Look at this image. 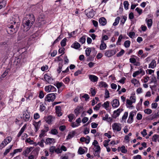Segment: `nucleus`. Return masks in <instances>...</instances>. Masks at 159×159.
Here are the masks:
<instances>
[{
    "label": "nucleus",
    "mask_w": 159,
    "mask_h": 159,
    "mask_svg": "<svg viewBox=\"0 0 159 159\" xmlns=\"http://www.w3.org/2000/svg\"><path fill=\"white\" fill-rule=\"evenodd\" d=\"M35 21L34 17L33 15L29 14L27 15L23 20L22 29L24 31H28L33 24Z\"/></svg>",
    "instance_id": "obj_1"
},
{
    "label": "nucleus",
    "mask_w": 159,
    "mask_h": 159,
    "mask_svg": "<svg viewBox=\"0 0 159 159\" xmlns=\"http://www.w3.org/2000/svg\"><path fill=\"white\" fill-rule=\"evenodd\" d=\"M14 26L13 25H8L6 28V30L7 33L9 34H12L15 33L17 31L18 28L16 26V28H14Z\"/></svg>",
    "instance_id": "obj_2"
},
{
    "label": "nucleus",
    "mask_w": 159,
    "mask_h": 159,
    "mask_svg": "<svg viewBox=\"0 0 159 159\" xmlns=\"http://www.w3.org/2000/svg\"><path fill=\"white\" fill-rule=\"evenodd\" d=\"M112 127L114 132H119L121 130V125L119 123H115L113 124Z\"/></svg>",
    "instance_id": "obj_3"
},
{
    "label": "nucleus",
    "mask_w": 159,
    "mask_h": 159,
    "mask_svg": "<svg viewBox=\"0 0 159 159\" xmlns=\"http://www.w3.org/2000/svg\"><path fill=\"white\" fill-rule=\"evenodd\" d=\"M56 98V95L55 93H49L47 95L45 98V101L48 102L53 101Z\"/></svg>",
    "instance_id": "obj_4"
},
{
    "label": "nucleus",
    "mask_w": 159,
    "mask_h": 159,
    "mask_svg": "<svg viewBox=\"0 0 159 159\" xmlns=\"http://www.w3.org/2000/svg\"><path fill=\"white\" fill-rule=\"evenodd\" d=\"M23 118L25 121H28L29 120H31L30 114L27 111V110L23 112Z\"/></svg>",
    "instance_id": "obj_5"
},
{
    "label": "nucleus",
    "mask_w": 159,
    "mask_h": 159,
    "mask_svg": "<svg viewBox=\"0 0 159 159\" xmlns=\"http://www.w3.org/2000/svg\"><path fill=\"white\" fill-rule=\"evenodd\" d=\"M116 52L115 50H106L105 53V55L108 57H110L115 55Z\"/></svg>",
    "instance_id": "obj_6"
},
{
    "label": "nucleus",
    "mask_w": 159,
    "mask_h": 159,
    "mask_svg": "<svg viewBox=\"0 0 159 159\" xmlns=\"http://www.w3.org/2000/svg\"><path fill=\"white\" fill-rule=\"evenodd\" d=\"M123 111L122 109H118L114 111L113 114L112 115V117L114 118H116L118 116L120 113Z\"/></svg>",
    "instance_id": "obj_7"
},
{
    "label": "nucleus",
    "mask_w": 159,
    "mask_h": 159,
    "mask_svg": "<svg viewBox=\"0 0 159 159\" xmlns=\"http://www.w3.org/2000/svg\"><path fill=\"white\" fill-rule=\"evenodd\" d=\"M135 113L133 111H131L129 113V115L127 120V123L129 124L131 123L133 121V117Z\"/></svg>",
    "instance_id": "obj_8"
},
{
    "label": "nucleus",
    "mask_w": 159,
    "mask_h": 159,
    "mask_svg": "<svg viewBox=\"0 0 159 159\" xmlns=\"http://www.w3.org/2000/svg\"><path fill=\"white\" fill-rule=\"evenodd\" d=\"M45 80L48 83H51L52 82V79L48 75V74H45L44 76Z\"/></svg>",
    "instance_id": "obj_9"
},
{
    "label": "nucleus",
    "mask_w": 159,
    "mask_h": 159,
    "mask_svg": "<svg viewBox=\"0 0 159 159\" xmlns=\"http://www.w3.org/2000/svg\"><path fill=\"white\" fill-rule=\"evenodd\" d=\"M83 107L81 106H78L74 110V112L76 116H77L80 112L83 110Z\"/></svg>",
    "instance_id": "obj_10"
},
{
    "label": "nucleus",
    "mask_w": 159,
    "mask_h": 159,
    "mask_svg": "<svg viewBox=\"0 0 159 159\" xmlns=\"http://www.w3.org/2000/svg\"><path fill=\"white\" fill-rule=\"evenodd\" d=\"M113 108H116L120 105L119 100L117 99H114L111 102Z\"/></svg>",
    "instance_id": "obj_11"
},
{
    "label": "nucleus",
    "mask_w": 159,
    "mask_h": 159,
    "mask_svg": "<svg viewBox=\"0 0 159 159\" xmlns=\"http://www.w3.org/2000/svg\"><path fill=\"white\" fill-rule=\"evenodd\" d=\"M89 79L91 81L93 82H96L98 81V78L96 76L92 75H89Z\"/></svg>",
    "instance_id": "obj_12"
},
{
    "label": "nucleus",
    "mask_w": 159,
    "mask_h": 159,
    "mask_svg": "<svg viewBox=\"0 0 159 159\" xmlns=\"http://www.w3.org/2000/svg\"><path fill=\"white\" fill-rule=\"evenodd\" d=\"M56 113L58 116H60L62 115V113L61 112V108L60 106H56L55 107Z\"/></svg>",
    "instance_id": "obj_13"
},
{
    "label": "nucleus",
    "mask_w": 159,
    "mask_h": 159,
    "mask_svg": "<svg viewBox=\"0 0 159 159\" xmlns=\"http://www.w3.org/2000/svg\"><path fill=\"white\" fill-rule=\"evenodd\" d=\"M100 24L102 26H104L107 24V20L104 17L100 18L99 20Z\"/></svg>",
    "instance_id": "obj_14"
},
{
    "label": "nucleus",
    "mask_w": 159,
    "mask_h": 159,
    "mask_svg": "<svg viewBox=\"0 0 159 159\" xmlns=\"http://www.w3.org/2000/svg\"><path fill=\"white\" fill-rule=\"evenodd\" d=\"M55 142V140L53 138H47L46 139L45 143L47 144H51L54 143Z\"/></svg>",
    "instance_id": "obj_15"
},
{
    "label": "nucleus",
    "mask_w": 159,
    "mask_h": 159,
    "mask_svg": "<svg viewBox=\"0 0 159 159\" xmlns=\"http://www.w3.org/2000/svg\"><path fill=\"white\" fill-rule=\"evenodd\" d=\"M101 43L100 46V49L101 50H104L107 48V45L103 41H101Z\"/></svg>",
    "instance_id": "obj_16"
},
{
    "label": "nucleus",
    "mask_w": 159,
    "mask_h": 159,
    "mask_svg": "<svg viewBox=\"0 0 159 159\" xmlns=\"http://www.w3.org/2000/svg\"><path fill=\"white\" fill-rule=\"evenodd\" d=\"M86 15L88 17L90 18L93 17L94 15V12L93 9L91 10L88 13L86 14Z\"/></svg>",
    "instance_id": "obj_17"
},
{
    "label": "nucleus",
    "mask_w": 159,
    "mask_h": 159,
    "mask_svg": "<svg viewBox=\"0 0 159 159\" xmlns=\"http://www.w3.org/2000/svg\"><path fill=\"white\" fill-rule=\"evenodd\" d=\"M156 61L154 60H153L149 64L148 68L153 69L156 67Z\"/></svg>",
    "instance_id": "obj_18"
},
{
    "label": "nucleus",
    "mask_w": 159,
    "mask_h": 159,
    "mask_svg": "<svg viewBox=\"0 0 159 159\" xmlns=\"http://www.w3.org/2000/svg\"><path fill=\"white\" fill-rule=\"evenodd\" d=\"M71 47L75 49H78L80 48V45L78 43L75 42L71 45Z\"/></svg>",
    "instance_id": "obj_19"
},
{
    "label": "nucleus",
    "mask_w": 159,
    "mask_h": 159,
    "mask_svg": "<svg viewBox=\"0 0 159 159\" xmlns=\"http://www.w3.org/2000/svg\"><path fill=\"white\" fill-rule=\"evenodd\" d=\"M131 82L136 86H138L139 85V81L136 79H133L131 80Z\"/></svg>",
    "instance_id": "obj_20"
},
{
    "label": "nucleus",
    "mask_w": 159,
    "mask_h": 159,
    "mask_svg": "<svg viewBox=\"0 0 159 159\" xmlns=\"http://www.w3.org/2000/svg\"><path fill=\"white\" fill-rule=\"evenodd\" d=\"M40 122V121H39L38 122H34L33 125L35 128V131L37 132L39 129L40 125H39V123Z\"/></svg>",
    "instance_id": "obj_21"
},
{
    "label": "nucleus",
    "mask_w": 159,
    "mask_h": 159,
    "mask_svg": "<svg viewBox=\"0 0 159 159\" xmlns=\"http://www.w3.org/2000/svg\"><path fill=\"white\" fill-rule=\"evenodd\" d=\"M75 132L74 131H72L71 132H70L68 134L66 139H69L73 137L75 135Z\"/></svg>",
    "instance_id": "obj_22"
},
{
    "label": "nucleus",
    "mask_w": 159,
    "mask_h": 159,
    "mask_svg": "<svg viewBox=\"0 0 159 159\" xmlns=\"http://www.w3.org/2000/svg\"><path fill=\"white\" fill-rule=\"evenodd\" d=\"M14 63L16 66H19L20 64V60L19 56L15 57V60Z\"/></svg>",
    "instance_id": "obj_23"
},
{
    "label": "nucleus",
    "mask_w": 159,
    "mask_h": 159,
    "mask_svg": "<svg viewBox=\"0 0 159 159\" xmlns=\"http://www.w3.org/2000/svg\"><path fill=\"white\" fill-rule=\"evenodd\" d=\"M146 21L147 22V25L148 28L151 27L152 24V20L151 19H146Z\"/></svg>",
    "instance_id": "obj_24"
},
{
    "label": "nucleus",
    "mask_w": 159,
    "mask_h": 159,
    "mask_svg": "<svg viewBox=\"0 0 159 159\" xmlns=\"http://www.w3.org/2000/svg\"><path fill=\"white\" fill-rule=\"evenodd\" d=\"M46 122L49 124L51 123L52 121V117L51 116H48L46 119Z\"/></svg>",
    "instance_id": "obj_25"
},
{
    "label": "nucleus",
    "mask_w": 159,
    "mask_h": 159,
    "mask_svg": "<svg viewBox=\"0 0 159 159\" xmlns=\"http://www.w3.org/2000/svg\"><path fill=\"white\" fill-rule=\"evenodd\" d=\"M12 140V138L11 136H8L6 137L4 139V142H5L6 144H8Z\"/></svg>",
    "instance_id": "obj_26"
},
{
    "label": "nucleus",
    "mask_w": 159,
    "mask_h": 159,
    "mask_svg": "<svg viewBox=\"0 0 159 159\" xmlns=\"http://www.w3.org/2000/svg\"><path fill=\"white\" fill-rule=\"evenodd\" d=\"M142 70L141 69L140 70L136 71L135 72H134L133 75V76L134 77H135L136 76L139 75V74L142 73Z\"/></svg>",
    "instance_id": "obj_27"
},
{
    "label": "nucleus",
    "mask_w": 159,
    "mask_h": 159,
    "mask_svg": "<svg viewBox=\"0 0 159 159\" xmlns=\"http://www.w3.org/2000/svg\"><path fill=\"white\" fill-rule=\"evenodd\" d=\"M159 139V135L156 134H154V135L153 136L152 140L153 141L155 142H157V140Z\"/></svg>",
    "instance_id": "obj_28"
},
{
    "label": "nucleus",
    "mask_w": 159,
    "mask_h": 159,
    "mask_svg": "<svg viewBox=\"0 0 159 159\" xmlns=\"http://www.w3.org/2000/svg\"><path fill=\"white\" fill-rule=\"evenodd\" d=\"M31 151L30 148H27L23 152V155L25 156H27L28 154H29Z\"/></svg>",
    "instance_id": "obj_29"
},
{
    "label": "nucleus",
    "mask_w": 159,
    "mask_h": 159,
    "mask_svg": "<svg viewBox=\"0 0 159 159\" xmlns=\"http://www.w3.org/2000/svg\"><path fill=\"white\" fill-rule=\"evenodd\" d=\"M120 19V17L119 16L117 17L115 19L114 22L113 23L114 26L116 25L118 23Z\"/></svg>",
    "instance_id": "obj_30"
},
{
    "label": "nucleus",
    "mask_w": 159,
    "mask_h": 159,
    "mask_svg": "<svg viewBox=\"0 0 159 159\" xmlns=\"http://www.w3.org/2000/svg\"><path fill=\"white\" fill-rule=\"evenodd\" d=\"M157 80L155 76L154 75H152V80L151 81L150 83H154V84H157Z\"/></svg>",
    "instance_id": "obj_31"
},
{
    "label": "nucleus",
    "mask_w": 159,
    "mask_h": 159,
    "mask_svg": "<svg viewBox=\"0 0 159 159\" xmlns=\"http://www.w3.org/2000/svg\"><path fill=\"white\" fill-rule=\"evenodd\" d=\"M13 146V145H11L9 148L7 149L3 153V155L4 156H6L7 154L9 153L10 151V150L11 149L12 147Z\"/></svg>",
    "instance_id": "obj_32"
},
{
    "label": "nucleus",
    "mask_w": 159,
    "mask_h": 159,
    "mask_svg": "<svg viewBox=\"0 0 159 159\" xmlns=\"http://www.w3.org/2000/svg\"><path fill=\"white\" fill-rule=\"evenodd\" d=\"M67 39L66 38H65L61 40V44L62 47H64L66 45V41Z\"/></svg>",
    "instance_id": "obj_33"
},
{
    "label": "nucleus",
    "mask_w": 159,
    "mask_h": 159,
    "mask_svg": "<svg viewBox=\"0 0 159 159\" xmlns=\"http://www.w3.org/2000/svg\"><path fill=\"white\" fill-rule=\"evenodd\" d=\"M6 4V2L5 1L3 0L0 2V9L3 7H4Z\"/></svg>",
    "instance_id": "obj_34"
},
{
    "label": "nucleus",
    "mask_w": 159,
    "mask_h": 159,
    "mask_svg": "<svg viewBox=\"0 0 159 159\" xmlns=\"http://www.w3.org/2000/svg\"><path fill=\"white\" fill-rule=\"evenodd\" d=\"M91 51V49L90 48H87L85 50V53L87 56H89L90 52Z\"/></svg>",
    "instance_id": "obj_35"
},
{
    "label": "nucleus",
    "mask_w": 159,
    "mask_h": 159,
    "mask_svg": "<svg viewBox=\"0 0 159 159\" xmlns=\"http://www.w3.org/2000/svg\"><path fill=\"white\" fill-rule=\"evenodd\" d=\"M62 66V63H60L59 64L58 68H57V70L58 73L59 74L61 72Z\"/></svg>",
    "instance_id": "obj_36"
},
{
    "label": "nucleus",
    "mask_w": 159,
    "mask_h": 159,
    "mask_svg": "<svg viewBox=\"0 0 159 159\" xmlns=\"http://www.w3.org/2000/svg\"><path fill=\"white\" fill-rule=\"evenodd\" d=\"M74 115L73 114H71L68 116V117L69 119V121L71 122L74 118Z\"/></svg>",
    "instance_id": "obj_37"
},
{
    "label": "nucleus",
    "mask_w": 159,
    "mask_h": 159,
    "mask_svg": "<svg viewBox=\"0 0 159 159\" xmlns=\"http://www.w3.org/2000/svg\"><path fill=\"white\" fill-rule=\"evenodd\" d=\"M130 42L129 40L126 41L124 43V46L126 48L129 47L130 45Z\"/></svg>",
    "instance_id": "obj_38"
},
{
    "label": "nucleus",
    "mask_w": 159,
    "mask_h": 159,
    "mask_svg": "<svg viewBox=\"0 0 159 159\" xmlns=\"http://www.w3.org/2000/svg\"><path fill=\"white\" fill-rule=\"evenodd\" d=\"M50 133L53 135H56L58 134V132L57 130L55 129H52L51 130Z\"/></svg>",
    "instance_id": "obj_39"
},
{
    "label": "nucleus",
    "mask_w": 159,
    "mask_h": 159,
    "mask_svg": "<svg viewBox=\"0 0 159 159\" xmlns=\"http://www.w3.org/2000/svg\"><path fill=\"white\" fill-rule=\"evenodd\" d=\"M45 91L48 92H51V85L46 86L45 88Z\"/></svg>",
    "instance_id": "obj_40"
},
{
    "label": "nucleus",
    "mask_w": 159,
    "mask_h": 159,
    "mask_svg": "<svg viewBox=\"0 0 159 159\" xmlns=\"http://www.w3.org/2000/svg\"><path fill=\"white\" fill-rule=\"evenodd\" d=\"M78 152L81 155L84 154L85 152V150L83 148L80 147L78 150Z\"/></svg>",
    "instance_id": "obj_41"
},
{
    "label": "nucleus",
    "mask_w": 159,
    "mask_h": 159,
    "mask_svg": "<svg viewBox=\"0 0 159 159\" xmlns=\"http://www.w3.org/2000/svg\"><path fill=\"white\" fill-rule=\"evenodd\" d=\"M120 149V151L122 153H126L127 152V149H125V147L124 145H123L121 146Z\"/></svg>",
    "instance_id": "obj_42"
},
{
    "label": "nucleus",
    "mask_w": 159,
    "mask_h": 159,
    "mask_svg": "<svg viewBox=\"0 0 159 159\" xmlns=\"http://www.w3.org/2000/svg\"><path fill=\"white\" fill-rule=\"evenodd\" d=\"M144 112L145 113L147 114H150L152 113V110L149 108L146 109L144 110Z\"/></svg>",
    "instance_id": "obj_43"
},
{
    "label": "nucleus",
    "mask_w": 159,
    "mask_h": 159,
    "mask_svg": "<svg viewBox=\"0 0 159 159\" xmlns=\"http://www.w3.org/2000/svg\"><path fill=\"white\" fill-rule=\"evenodd\" d=\"M123 4L125 9L127 10L128 9L129 5L128 2L127 1H125L124 2Z\"/></svg>",
    "instance_id": "obj_44"
},
{
    "label": "nucleus",
    "mask_w": 159,
    "mask_h": 159,
    "mask_svg": "<svg viewBox=\"0 0 159 159\" xmlns=\"http://www.w3.org/2000/svg\"><path fill=\"white\" fill-rule=\"evenodd\" d=\"M85 38L84 36H83L80 39L79 42H80L82 44H83L85 42Z\"/></svg>",
    "instance_id": "obj_45"
},
{
    "label": "nucleus",
    "mask_w": 159,
    "mask_h": 159,
    "mask_svg": "<svg viewBox=\"0 0 159 159\" xmlns=\"http://www.w3.org/2000/svg\"><path fill=\"white\" fill-rule=\"evenodd\" d=\"M135 33L134 32H130L128 34V36L131 38L133 39L135 36Z\"/></svg>",
    "instance_id": "obj_46"
},
{
    "label": "nucleus",
    "mask_w": 159,
    "mask_h": 159,
    "mask_svg": "<svg viewBox=\"0 0 159 159\" xmlns=\"http://www.w3.org/2000/svg\"><path fill=\"white\" fill-rule=\"evenodd\" d=\"M125 53V51L122 49L118 53L116 54L117 57H119L122 56Z\"/></svg>",
    "instance_id": "obj_47"
},
{
    "label": "nucleus",
    "mask_w": 159,
    "mask_h": 159,
    "mask_svg": "<svg viewBox=\"0 0 159 159\" xmlns=\"http://www.w3.org/2000/svg\"><path fill=\"white\" fill-rule=\"evenodd\" d=\"M56 86L58 89L61 86H65V85L61 82H58L56 84Z\"/></svg>",
    "instance_id": "obj_48"
},
{
    "label": "nucleus",
    "mask_w": 159,
    "mask_h": 159,
    "mask_svg": "<svg viewBox=\"0 0 159 159\" xmlns=\"http://www.w3.org/2000/svg\"><path fill=\"white\" fill-rule=\"evenodd\" d=\"M128 116V112H125L122 116V120H125L127 119Z\"/></svg>",
    "instance_id": "obj_49"
},
{
    "label": "nucleus",
    "mask_w": 159,
    "mask_h": 159,
    "mask_svg": "<svg viewBox=\"0 0 159 159\" xmlns=\"http://www.w3.org/2000/svg\"><path fill=\"white\" fill-rule=\"evenodd\" d=\"M101 104L100 103H98L95 106L93 109L96 111L98 110L99 109L100 107H101Z\"/></svg>",
    "instance_id": "obj_50"
},
{
    "label": "nucleus",
    "mask_w": 159,
    "mask_h": 159,
    "mask_svg": "<svg viewBox=\"0 0 159 159\" xmlns=\"http://www.w3.org/2000/svg\"><path fill=\"white\" fill-rule=\"evenodd\" d=\"M7 145V144H6L5 142H4V140H3L0 144V149H2Z\"/></svg>",
    "instance_id": "obj_51"
},
{
    "label": "nucleus",
    "mask_w": 159,
    "mask_h": 159,
    "mask_svg": "<svg viewBox=\"0 0 159 159\" xmlns=\"http://www.w3.org/2000/svg\"><path fill=\"white\" fill-rule=\"evenodd\" d=\"M109 102L108 101H107L105 102L102 105V106L105 108H107L109 107Z\"/></svg>",
    "instance_id": "obj_52"
},
{
    "label": "nucleus",
    "mask_w": 159,
    "mask_h": 159,
    "mask_svg": "<svg viewBox=\"0 0 159 159\" xmlns=\"http://www.w3.org/2000/svg\"><path fill=\"white\" fill-rule=\"evenodd\" d=\"M110 140L109 139L107 140H105L103 142V145L105 147H107L108 145V143Z\"/></svg>",
    "instance_id": "obj_53"
},
{
    "label": "nucleus",
    "mask_w": 159,
    "mask_h": 159,
    "mask_svg": "<svg viewBox=\"0 0 159 159\" xmlns=\"http://www.w3.org/2000/svg\"><path fill=\"white\" fill-rule=\"evenodd\" d=\"M109 39V38L107 35H104L102 37L101 41H103L104 40H107Z\"/></svg>",
    "instance_id": "obj_54"
},
{
    "label": "nucleus",
    "mask_w": 159,
    "mask_h": 159,
    "mask_svg": "<svg viewBox=\"0 0 159 159\" xmlns=\"http://www.w3.org/2000/svg\"><path fill=\"white\" fill-rule=\"evenodd\" d=\"M79 125H78L77 123H76L75 122H72L71 124V126L73 128L77 127Z\"/></svg>",
    "instance_id": "obj_55"
},
{
    "label": "nucleus",
    "mask_w": 159,
    "mask_h": 159,
    "mask_svg": "<svg viewBox=\"0 0 159 159\" xmlns=\"http://www.w3.org/2000/svg\"><path fill=\"white\" fill-rule=\"evenodd\" d=\"M142 115L141 114L138 113L137 116L136 118L138 120H141L142 118Z\"/></svg>",
    "instance_id": "obj_56"
},
{
    "label": "nucleus",
    "mask_w": 159,
    "mask_h": 159,
    "mask_svg": "<svg viewBox=\"0 0 159 159\" xmlns=\"http://www.w3.org/2000/svg\"><path fill=\"white\" fill-rule=\"evenodd\" d=\"M55 146H51L49 148V151L53 153L55 151Z\"/></svg>",
    "instance_id": "obj_57"
},
{
    "label": "nucleus",
    "mask_w": 159,
    "mask_h": 159,
    "mask_svg": "<svg viewBox=\"0 0 159 159\" xmlns=\"http://www.w3.org/2000/svg\"><path fill=\"white\" fill-rule=\"evenodd\" d=\"M91 127L93 128H95L97 127L98 124L95 122H92L91 124Z\"/></svg>",
    "instance_id": "obj_58"
},
{
    "label": "nucleus",
    "mask_w": 159,
    "mask_h": 159,
    "mask_svg": "<svg viewBox=\"0 0 159 159\" xmlns=\"http://www.w3.org/2000/svg\"><path fill=\"white\" fill-rule=\"evenodd\" d=\"M82 97L84 98L86 101L89 98V95L87 94H85L84 95L82 96Z\"/></svg>",
    "instance_id": "obj_59"
},
{
    "label": "nucleus",
    "mask_w": 159,
    "mask_h": 159,
    "mask_svg": "<svg viewBox=\"0 0 159 159\" xmlns=\"http://www.w3.org/2000/svg\"><path fill=\"white\" fill-rule=\"evenodd\" d=\"M26 142L29 143L30 144H32L34 143V141L30 140L29 138L25 140Z\"/></svg>",
    "instance_id": "obj_60"
},
{
    "label": "nucleus",
    "mask_w": 159,
    "mask_h": 159,
    "mask_svg": "<svg viewBox=\"0 0 159 159\" xmlns=\"http://www.w3.org/2000/svg\"><path fill=\"white\" fill-rule=\"evenodd\" d=\"M105 95L106 96L105 98H108L110 97L109 93V91L107 89L105 90Z\"/></svg>",
    "instance_id": "obj_61"
},
{
    "label": "nucleus",
    "mask_w": 159,
    "mask_h": 159,
    "mask_svg": "<svg viewBox=\"0 0 159 159\" xmlns=\"http://www.w3.org/2000/svg\"><path fill=\"white\" fill-rule=\"evenodd\" d=\"M66 128V127L65 125H61L59 128V129L61 131H64Z\"/></svg>",
    "instance_id": "obj_62"
},
{
    "label": "nucleus",
    "mask_w": 159,
    "mask_h": 159,
    "mask_svg": "<svg viewBox=\"0 0 159 159\" xmlns=\"http://www.w3.org/2000/svg\"><path fill=\"white\" fill-rule=\"evenodd\" d=\"M92 21L93 24L94 25V26H95L96 27H97L98 26V22L97 21L94 20H92Z\"/></svg>",
    "instance_id": "obj_63"
},
{
    "label": "nucleus",
    "mask_w": 159,
    "mask_h": 159,
    "mask_svg": "<svg viewBox=\"0 0 159 159\" xmlns=\"http://www.w3.org/2000/svg\"><path fill=\"white\" fill-rule=\"evenodd\" d=\"M157 103L156 102L152 103V109L156 108L157 106Z\"/></svg>",
    "instance_id": "obj_64"
}]
</instances>
